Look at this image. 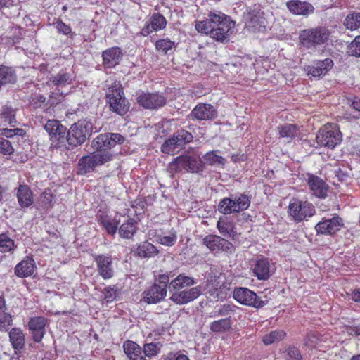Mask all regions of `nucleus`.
<instances>
[{"instance_id":"f257e3e1","label":"nucleus","mask_w":360,"mask_h":360,"mask_svg":"<svg viewBox=\"0 0 360 360\" xmlns=\"http://www.w3.org/2000/svg\"><path fill=\"white\" fill-rule=\"evenodd\" d=\"M234 22L231 17L219 11H210L203 20H197L195 28L199 33L209 36L217 42L229 41Z\"/></svg>"},{"instance_id":"f03ea898","label":"nucleus","mask_w":360,"mask_h":360,"mask_svg":"<svg viewBox=\"0 0 360 360\" xmlns=\"http://www.w3.org/2000/svg\"><path fill=\"white\" fill-rule=\"evenodd\" d=\"M106 102L110 111L124 116L129 110L130 104L126 98L120 81H115L108 87L105 94Z\"/></svg>"},{"instance_id":"7ed1b4c3","label":"nucleus","mask_w":360,"mask_h":360,"mask_svg":"<svg viewBox=\"0 0 360 360\" xmlns=\"http://www.w3.org/2000/svg\"><path fill=\"white\" fill-rule=\"evenodd\" d=\"M330 30L325 26L304 29L300 32L299 44L305 49H315L329 40Z\"/></svg>"},{"instance_id":"20e7f679","label":"nucleus","mask_w":360,"mask_h":360,"mask_svg":"<svg viewBox=\"0 0 360 360\" xmlns=\"http://www.w3.org/2000/svg\"><path fill=\"white\" fill-rule=\"evenodd\" d=\"M203 169L200 159L189 155H179L175 158L167 167V172L172 178L182 172L197 173Z\"/></svg>"},{"instance_id":"39448f33","label":"nucleus","mask_w":360,"mask_h":360,"mask_svg":"<svg viewBox=\"0 0 360 360\" xmlns=\"http://www.w3.org/2000/svg\"><path fill=\"white\" fill-rule=\"evenodd\" d=\"M288 214L294 222L298 224L312 217L316 214V209L308 200L292 198L288 206Z\"/></svg>"},{"instance_id":"423d86ee","label":"nucleus","mask_w":360,"mask_h":360,"mask_svg":"<svg viewBox=\"0 0 360 360\" xmlns=\"http://www.w3.org/2000/svg\"><path fill=\"white\" fill-rule=\"evenodd\" d=\"M93 124L86 120H79L74 123L68 131L67 142L69 145L76 147L84 143L91 135Z\"/></svg>"},{"instance_id":"0eeeda50","label":"nucleus","mask_w":360,"mask_h":360,"mask_svg":"<svg viewBox=\"0 0 360 360\" xmlns=\"http://www.w3.org/2000/svg\"><path fill=\"white\" fill-rule=\"evenodd\" d=\"M44 129L49 134L51 148H66L67 128L58 120H49L44 125Z\"/></svg>"},{"instance_id":"6e6552de","label":"nucleus","mask_w":360,"mask_h":360,"mask_svg":"<svg viewBox=\"0 0 360 360\" xmlns=\"http://www.w3.org/2000/svg\"><path fill=\"white\" fill-rule=\"evenodd\" d=\"M342 141V134L336 124L326 123L319 129L316 141L321 147L334 148Z\"/></svg>"},{"instance_id":"1a4fd4ad","label":"nucleus","mask_w":360,"mask_h":360,"mask_svg":"<svg viewBox=\"0 0 360 360\" xmlns=\"http://www.w3.org/2000/svg\"><path fill=\"white\" fill-rule=\"evenodd\" d=\"M112 153H96L82 157L77 163V174L85 175L92 172L97 166L103 165L112 159Z\"/></svg>"},{"instance_id":"9d476101","label":"nucleus","mask_w":360,"mask_h":360,"mask_svg":"<svg viewBox=\"0 0 360 360\" xmlns=\"http://www.w3.org/2000/svg\"><path fill=\"white\" fill-rule=\"evenodd\" d=\"M124 137L117 133H105L98 135L92 141V147L97 151L96 153H111L110 150L116 144H122Z\"/></svg>"},{"instance_id":"9b49d317","label":"nucleus","mask_w":360,"mask_h":360,"mask_svg":"<svg viewBox=\"0 0 360 360\" xmlns=\"http://www.w3.org/2000/svg\"><path fill=\"white\" fill-rule=\"evenodd\" d=\"M193 139V136L191 132L184 129H179L162 145V151L164 153L173 154L178 147L191 143Z\"/></svg>"},{"instance_id":"f8f14e48","label":"nucleus","mask_w":360,"mask_h":360,"mask_svg":"<svg viewBox=\"0 0 360 360\" xmlns=\"http://www.w3.org/2000/svg\"><path fill=\"white\" fill-rule=\"evenodd\" d=\"M202 244L214 254L221 252L231 254L235 250L233 245L230 241L217 235L210 234L206 236L202 239Z\"/></svg>"},{"instance_id":"ddd939ff","label":"nucleus","mask_w":360,"mask_h":360,"mask_svg":"<svg viewBox=\"0 0 360 360\" xmlns=\"http://www.w3.org/2000/svg\"><path fill=\"white\" fill-rule=\"evenodd\" d=\"M233 297L241 304L257 309L262 308L265 305L264 301L262 300L254 291L247 288H235Z\"/></svg>"},{"instance_id":"4468645a","label":"nucleus","mask_w":360,"mask_h":360,"mask_svg":"<svg viewBox=\"0 0 360 360\" xmlns=\"http://www.w3.org/2000/svg\"><path fill=\"white\" fill-rule=\"evenodd\" d=\"M138 105L146 110H158L167 103L166 97L159 93L142 92L136 97Z\"/></svg>"},{"instance_id":"2eb2a0df","label":"nucleus","mask_w":360,"mask_h":360,"mask_svg":"<svg viewBox=\"0 0 360 360\" xmlns=\"http://www.w3.org/2000/svg\"><path fill=\"white\" fill-rule=\"evenodd\" d=\"M344 226L343 219L337 214L330 219L323 218L315 226L317 234L324 236H333L336 234Z\"/></svg>"},{"instance_id":"dca6fc26","label":"nucleus","mask_w":360,"mask_h":360,"mask_svg":"<svg viewBox=\"0 0 360 360\" xmlns=\"http://www.w3.org/2000/svg\"><path fill=\"white\" fill-rule=\"evenodd\" d=\"M251 270L252 275L259 281H267L273 274L269 258L263 255H259L252 260Z\"/></svg>"},{"instance_id":"f3484780","label":"nucleus","mask_w":360,"mask_h":360,"mask_svg":"<svg viewBox=\"0 0 360 360\" xmlns=\"http://www.w3.org/2000/svg\"><path fill=\"white\" fill-rule=\"evenodd\" d=\"M307 184L311 194L317 198L326 199L328 195L330 186L321 177L313 174H307Z\"/></svg>"},{"instance_id":"a211bd4d","label":"nucleus","mask_w":360,"mask_h":360,"mask_svg":"<svg viewBox=\"0 0 360 360\" xmlns=\"http://www.w3.org/2000/svg\"><path fill=\"white\" fill-rule=\"evenodd\" d=\"M49 325V320L44 316L31 317L27 326L34 342L39 343L42 341L46 334V327Z\"/></svg>"},{"instance_id":"6ab92c4d","label":"nucleus","mask_w":360,"mask_h":360,"mask_svg":"<svg viewBox=\"0 0 360 360\" xmlns=\"http://www.w3.org/2000/svg\"><path fill=\"white\" fill-rule=\"evenodd\" d=\"M92 257L96 264L98 274L104 280L112 278L114 276L112 256L109 254H95Z\"/></svg>"},{"instance_id":"aec40b11","label":"nucleus","mask_w":360,"mask_h":360,"mask_svg":"<svg viewBox=\"0 0 360 360\" xmlns=\"http://www.w3.org/2000/svg\"><path fill=\"white\" fill-rule=\"evenodd\" d=\"M334 63L331 58L316 60L311 65L305 66L304 70L312 77L320 78L326 75L333 68Z\"/></svg>"},{"instance_id":"412c9836","label":"nucleus","mask_w":360,"mask_h":360,"mask_svg":"<svg viewBox=\"0 0 360 360\" xmlns=\"http://www.w3.org/2000/svg\"><path fill=\"white\" fill-rule=\"evenodd\" d=\"M191 117L200 121L212 120L217 117V111L212 105L200 103L192 110Z\"/></svg>"},{"instance_id":"4be33fe9","label":"nucleus","mask_w":360,"mask_h":360,"mask_svg":"<svg viewBox=\"0 0 360 360\" xmlns=\"http://www.w3.org/2000/svg\"><path fill=\"white\" fill-rule=\"evenodd\" d=\"M202 287L200 285L193 287L187 290L173 292L170 300L176 304H184L197 299L202 294Z\"/></svg>"},{"instance_id":"5701e85b","label":"nucleus","mask_w":360,"mask_h":360,"mask_svg":"<svg viewBox=\"0 0 360 360\" xmlns=\"http://www.w3.org/2000/svg\"><path fill=\"white\" fill-rule=\"evenodd\" d=\"M167 24V20L163 15L160 13H155L151 15L149 22H147L141 29L140 34L143 37H147L153 32L165 29Z\"/></svg>"},{"instance_id":"b1692460","label":"nucleus","mask_w":360,"mask_h":360,"mask_svg":"<svg viewBox=\"0 0 360 360\" xmlns=\"http://www.w3.org/2000/svg\"><path fill=\"white\" fill-rule=\"evenodd\" d=\"M288 11L295 15L308 16L314 11V7L311 4L305 1L289 0L286 2Z\"/></svg>"},{"instance_id":"393cba45","label":"nucleus","mask_w":360,"mask_h":360,"mask_svg":"<svg viewBox=\"0 0 360 360\" xmlns=\"http://www.w3.org/2000/svg\"><path fill=\"white\" fill-rule=\"evenodd\" d=\"M37 269L32 256H25L14 268L15 274L19 278H27L32 276Z\"/></svg>"},{"instance_id":"a878e982","label":"nucleus","mask_w":360,"mask_h":360,"mask_svg":"<svg viewBox=\"0 0 360 360\" xmlns=\"http://www.w3.org/2000/svg\"><path fill=\"white\" fill-rule=\"evenodd\" d=\"M122 57L121 49L117 46L108 48L102 53L103 65L106 69L115 68Z\"/></svg>"},{"instance_id":"bb28decb","label":"nucleus","mask_w":360,"mask_h":360,"mask_svg":"<svg viewBox=\"0 0 360 360\" xmlns=\"http://www.w3.org/2000/svg\"><path fill=\"white\" fill-rule=\"evenodd\" d=\"M16 198L21 209H26L34 203V194L30 186L22 184L16 188Z\"/></svg>"},{"instance_id":"cd10ccee","label":"nucleus","mask_w":360,"mask_h":360,"mask_svg":"<svg viewBox=\"0 0 360 360\" xmlns=\"http://www.w3.org/2000/svg\"><path fill=\"white\" fill-rule=\"evenodd\" d=\"M167 292L164 288L153 283L143 292V299L148 304H155L165 299Z\"/></svg>"},{"instance_id":"c85d7f7f","label":"nucleus","mask_w":360,"mask_h":360,"mask_svg":"<svg viewBox=\"0 0 360 360\" xmlns=\"http://www.w3.org/2000/svg\"><path fill=\"white\" fill-rule=\"evenodd\" d=\"M98 224L110 236H114L118 229L120 221L116 218H112L105 212L99 211L96 214Z\"/></svg>"},{"instance_id":"c756f323","label":"nucleus","mask_w":360,"mask_h":360,"mask_svg":"<svg viewBox=\"0 0 360 360\" xmlns=\"http://www.w3.org/2000/svg\"><path fill=\"white\" fill-rule=\"evenodd\" d=\"M245 25L254 32L261 31L265 28V18L262 15V13L256 11L248 12L245 16Z\"/></svg>"},{"instance_id":"7c9ffc66","label":"nucleus","mask_w":360,"mask_h":360,"mask_svg":"<svg viewBox=\"0 0 360 360\" xmlns=\"http://www.w3.org/2000/svg\"><path fill=\"white\" fill-rule=\"evenodd\" d=\"M9 341L14 349L15 354H18L25 349V337L20 328H13L9 333Z\"/></svg>"},{"instance_id":"2f4dec72","label":"nucleus","mask_w":360,"mask_h":360,"mask_svg":"<svg viewBox=\"0 0 360 360\" xmlns=\"http://www.w3.org/2000/svg\"><path fill=\"white\" fill-rule=\"evenodd\" d=\"M279 138L287 139L290 142L300 135V127L297 124L285 123L280 124L276 128Z\"/></svg>"},{"instance_id":"473e14b6","label":"nucleus","mask_w":360,"mask_h":360,"mask_svg":"<svg viewBox=\"0 0 360 360\" xmlns=\"http://www.w3.org/2000/svg\"><path fill=\"white\" fill-rule=\"evenodd\" d=\"M124 352L130 360H146L142 348L135 342L127 340L123 344Z\"/></svg>"},{"instance_id":"72a5a7b5","label":"nucleus","mask_w":360,"mask_h":360,"mask_svg":"<svg viewBox=\"0 0 360 360\" xmlns=\"http://www.w3.org/2000/svg\"><path fill=\"white\" fill-rule=\"evenodd\" d=\"M137 222L133 218H129L119 228L120 236L125 239H131L136 233Z\"/></svg>"},{"instance_id":"f704fd0d","label":"nucleus","mask_w":360,"mask_h":360,"mask_svg":"<svg viewBox=\"0 0 360 360\" xmlns=\"http://www.w3.org/2000/svg\"><path fill=\"white\" fill-rule=\"evenodd\" d=\"M135 254L141 258H149L157 255L158 250L152 243L145 241L137 245Z\"/></svg>"},{"instance_id":"c9c22d12","label":"nucleus","mask_w":360,"mask_h":360,"mask_svg":"<svg viewBox=\"0 0 360 360\" xmlns=\"http://www.w3.org/2000/svg\"><path fill=\"white\" fill-rule=\"evenodd\" d=\"M195 283L194 279L192 277L179 274L174 279L172 280L169 283L170 290H180L186 287H190Z\"/></svg>"},{"instance_id":"e433bc0d","label":"nucleus","mask_w":360,"mask_h":360,"mask_svg":"<svg viewBox=\"0 0 360 360\" xmlns=\"http://www.w3.org/2000/svg\"><path fill=\"white\" fill-rule=\"evenodd\" d=\"M156 51L163 55H166L169 51L175 49L176 47V43L169 38L160 39L155 43Z\"/></svg>"},{"instance_id":"4c0bfd02","label":"nucleus","mask_w":360,"mask_h":360,"mask_svg":"<svg viewBox=\"0 0 360 360\" xmlns=\"http://www.w3.org/2000/svg\"><path fill=\"white\" fill-rule=\"evenodd\" d=\"M232 322L230 318L221 319L212 321L210 329L214 333H225L231 328Z\"/></svg>"},{"instance_id":"58836bf2","label":"nucleus","mask_w":360,"mask_h":360,"mask_svg":"<svg viewBox=\"0 0 360 360\" xmlns=\"http://www.w3.org/2000/svg\"><path fill=\"white\" fill-rule=\"evenodd\" d=\"M286 333L283 330H275L266 334L262 338V342L265 345H270L273 343L278 342L284 340Z\"/></svg>"},{"instance_id":"ea45409f","label":"nucleus","mask_w":360,"mask_h":360,"mask_svg":"<svg viewBox=\"0 0 360 360\" xmlns=\"http://www.w3.org/2000/svg\"><path fill=\"white\" fill-rule=\"evenodd\" d=\"M234 201V212L238 213L241 211L246 210L250 205V198L246 194H240L237 197L233 198Z\"/></svg>"},{"instance_id":"a19ab883","label":"nucleus","mask_w":360,"mask_h":360,"mask_svg":"<svg viewBox=\"0 0 360 360\" xmlns=\"http://www.w3.org/2000/svg\"><path fill=\"white\" fill-rule=\"evenodd\" d=\"M234 205L233 195H231V197H226L220 200L218 204V210L224 214L235 213L233 209Z\"/></svg>"},{"instance_id":"79ce46f5","label":"nucleus","mask_w":360,"mask_h":360,"mask_svg":"<svg viewBox=\"0 0 360 360\" xmlns=\"http://www.w3.org/2000/svg\"><path fill=\"white\" fill-rule=\"evenodd\" d=\"M51 82L56 86H65L72 83L71 75L63 70L60 71L51 77Z\"/></svg>"},{"instance_id":"37998d69","label":"nucleus","mask_w":360,"mask_h":360,"mask_svg":"<svg viewBox=\"0 0 360 360\" xmlns=\"http://www.w3.org/2000/svg\"><path fill=\"white\" fill-rule=\"evenodd\" d=\"M344 25L350 30L360 28V13L353 12L348 14L345 20Z\"/></svg>"},{"instance_id":"c03bdc74","label":"nucleus","mask_w":360,"mask_h":360,"mask_svg":"<svg viewBox=\"0 0 360 360\" xmlns=\"http://www.w3.org/2000/svg\"><path fill=\"white\" fill-rule=\"evenodd\" d=\"M203 159L205 163L208 165H221L224 166L225 165V158H224L221 155H218L217 154V151L212 150L207 152L204 156Z\"/></svg>"},{"instance_id":"a18cd8bd","label":"nucleus","mask_w":360,"mask_h":360,"mask_svg":"<svg viewBox=\"0 0 360 360\" xmlns=\"http://www.w3.org/2000/svg\"><path fill=\"white\" fill-rule=\"evenodd\" d=\"M285 360H302L303 357L300 349L294 346L289 345L283 352Z\"/></svg>"},{"instance_id":"49530a36","label":"nucleus","mask_w":360,"mask_h":360,"mask_svg":"<svg viewBox=\"0 0 360 360\" xmlns=\"http://www.w3.org/2000/svg\"><path fill=\"white\" fill-rule=\"evenodd\" d=\"M15 247L14 240H12L6 233L0 234V251L1 252H8L13 250Z\"/></svg>"},{"instance_id":"de8ad7c7","label":"nucleus","mask_w":360,"mask_h":360,"mask_svg":"<svg viewBox=\"0 0 360 360\" xmlns=\"http://www.w3.org/2000/svg\"><path fill=\"white\" fill-rule=\"evenodd\" d=\"M30 104L35 109L43 108L44 111H47L49 110V108L47 107L46 98L42 94H39L32 96Z\"/></svg>"},{"instance_id":"09e8293b","label":"nucleus","mask_w":360,"mask_h":360,"mask_svg":"<svg viewBox=\"0 0 360 360\" xmlns=\"http://www.w3.org/2000/svg\"><path fill=\"white\" fill-rule=\"evenodd\" d=\"M131 207L135 209V214L136 216L144 213L147 207V201L143 197H138L131 202Z\"/></svg>"},{"instance_id":"8fccbe9b","label":"nucleus","mask_w":360,"mask_h":360,"mask_svg":"<svg viewBox=\"0 0 360 360\" xmlns=\"http://www.w3.org/2000/svg\"><path fill=\"white\" fill-rule=\"evenodd\" d=\"M13 325V316L8 313L0 314V332H7Z\"/></svg>"},{"instance_id":"3c124183","label":"nucleus","mask_w":360,"mask_h":360,"mask_svg":"<svg viewBox=\"0 0 360 360\" xmlns=\"http://www.w3.org/2000/svg\"><path fill=\"white\" fill-rule=\"evenodd\" d=\"M347 52L349 56L360 57V35L356 36L347 46Z\"/></svg>"},{"instance_id":"603ef678","label":"nucleus","mask_w":360,"mask_h":360,"mask_svg":"<svg viewBox=\"0 0 360 360\" xmlns=\"http://www.w3.org/2000/svg\"><path fill=\"white\" fill-rule=\"evenodd\" d=\"M142 351L145 356L151 358L157 356L160 353V348L157 343L150 342L146 343L143 345Z\"/></svg>"},{"instance_id":"864d4df0","label":"nucleus","mask_w":360,"mask_h":360,"mask_svg":"<svg viewBox=\"0 0 360 360\" xmlns=\"http://www.w3.org/2000/svg\"><path fill=\"white\" fill-rule=\"evenodd\" d=\"M2 117L12 127H14L16 123L15 114L13 109L10 107H4L1 112Z\"/></svg>"},{"instance_id":"5fc2aeb1","label":"nucleus","mask_w":360,"mask_h":360,"mask_svg":"<svg viewBox=\"0 0 360 360\" xmlns=\"http://www.w3.org/2000/svg\"><path fill=\"white\" fill-rule=\"evenodd\" d=\"M13 153L14 148L11 141L3 137H0V153L4 155H9Z\"/></svg>"},{"instance_id":"6e6d98bb","label":"nucleus","mask_w":360,"mask_h":360,"mask_svg":"<svg viewBox=\"0 0 360 360\" xmlns=\"http://www.w3.org/2000/svg\"><path fill=\"white\" fill-rule=\"evenodd\" d=\"M304 341L305 346L307 347L314 348L320 342V338L317 333L310 332L307 333Z\"/></svg>"},{"instance_id":"4d7b16f0","label":"nucleus","mask_w":360,"mask_h":360,"mask_svg":"<svg viewBox=\"0 0 360 360\" xmlns=\"http://www.w3.org/2000/svg\"><path fill=\"white\" fill-rule=\"evenodd\" d=\"M217 226L223 236L231 235L233 231V224L230 221H219Z\"/></svg>"},{"instance_id":"13d9d810","label":"nucleus","mask_w":360,"mask_h":360,"mask_svg":"<svg viewBox=\"0 0 360 360\" xmlns=\"http://www.w3.org/2000/svg\"><path fill=\"white\" fill-rule=\"evenodd\" d=\"M53 25L55 26L57 32L59 34H63L64 35H68L72 32V28L70 25L65 24L61 19L56 18L53 22Z\"/></svg>"},{"instance_id":"bf43d9fd","label":"nucleus","mask_w":360,"mask_h":360,"mask_svg":"<svg viewBox=\"0 0 360 360\" xmlns=\"http://www.w3.org/2000/svg\"><path fill=\"white\" fill-rule=\"evenodd\" d=\"M103 299L106 302H112L117 297V290L115 285L113 287L108 286L103 289Z\"/></svg>"},{"instance_id":"052dcab7","label":"nucleus","mask_w":360,"mask_h":360,"mask_svg":"<svg viewBox=\"0 0 360 360\" xmlns=\"http://www.w3.org/2000/svg\"><path fill=\"white\" fill-rule=\"evenodd\" d=\"M176 232L171 233L169 236H160L158 239V242L163 245L172 246L176 241Z\"/></svg>"},{"instance_id":"680f3d73","label":"nucleus","mask_w":360,"mask_h":360,"mask_svg":"<svg viewBox=\"0 0 360 360\" xmlns=\"http://www.w3.org/2000/svg\"><path fill=\"white\" fill-rule=\"evenodd\" d=\"M63 97L62 94L51 92L49 95V98L47 101V107L49 109L57 105L61 101Z\"/></svg>"},{"instance_id":"e2e57ef3","label":"nucleus","mask_w":360,"mask_h":360,"mask_svg":"<svg viewBox=\"0 0 360 360\" xmlns=\"http://www.w3.org/2000/svg\"><path fill=\"white\" fill-rule=\"evenodd\" d=\"M169 282V277L166 274H160L158 276V279L154 283L161 288H164V290H167V285Z\"/></svg>"},{"instance_id":"0e129e2a","label":"nucleus","mask_w":360,"mask_h":360,"mask_svg":"<svg viewBox=\"0 0 360 360\" xmlns=\"http://www.w3.org/2000/svg\"><path fill=\"white\" fill-rule=\"evenodd\" d=\"M345 330L352 336H360V325L345 326Z\"/></svg>"},{"instance_id":"69168bd1","label":"nucleus","mask_w":360,"mask_h":360,"mask_svg":"<svg viewBox=\"0 0 360 360\" xmlns=\"http://www.w3.org/2000/svg\"><path fill=\"white\" fill-rule=\"evenodd\" d=\"M164 360H190L189 358L184 354H179L176 356L175 354L169 353L167 356L164 357Z\"/></svg>"},{"instance_id":"338daca9","label":"nucleus","mask_w":360,"mask_h":360,"mask_svg":"<svg viewBox=\"0 0 360 360\" xmlns=\"http://www.w3.org/2000/svg\"><path fill=\"white\" fill-rule=\"evenodd\" d=\"M232 307L229 304H224L221 307L219 310V315L225 316L229 314V312L232 311Z\"/></svg>"},{"instance_id":"774afa93","label":"nucleus","mask_w":360,"mask_h":360,"mask_svg":"<svg viewBox=\"0 0 360 360\" xmlns=\"http://www.w3.org/2000/svg\"><path fill=\"white\" fill-rule=\"evenodd\" d=\"M352 299L356 302H360V289H354L352 292Z\"/></svg>"}]
</instances>
